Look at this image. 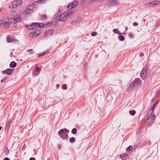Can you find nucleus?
<instances>
[{
	"label": "nucleus",
	"mask_w": 160,
	"mask_h": 160,
	"mask_svg": "<svg viewBox=\"0 0 160 160\" xmlns=\"http://www.w3.org/2000/svg\"><path fill=\"white\" fill-rule=\"evenodd\" d=\"M69 132V130L66 128H64L60 130L58 132V134L63 140H66L69 138L68 133Z\"/></svg>",
	"instance_id": "f257e3e1"
},
{
	"label": "nucleus",
	"mask_w": 160,
	"mask_h": 160,
	"mask_svg": "<svg viewBox=\"0 0 160 160\" xmlns=\"http://www.w3.org/2000/svg\"><path fill=\"white\" fill-rule=\"evenodd\" d=\"M72 13V12L70 11H66L59 16V19L61 21H63L66 19L67 16L69 15Z\"/></svg>",
	"instance_id": "f03ea898"
},
{
	"label": "nucleus",
	"mask_w": 160,
	"mask_h": 160,
	"mask_svg": "<svg viewBox=\"0 0 160 160\" xmlns=\"http://www.w3.org/2000/svg\"><path fill=\"white\" fill-rule=\"evenodd\" d=\"M145 66L140 73V76L142 79L144 80L145 78L147 71L148 67L146 64Z\"/></svg>",
	"instance_id": "7ed1b4c3"
},
{
	"label": "nucleus",
	"mask_w": 160,
	"mask_h": 160,
	"mask_svg": "<svg viewBox=\"0 0 160 160\" xmlns=\"http://www.w3.org/2000/svg\"><path fill=\"white\" fill-rule=\"evenodd\" d=\"M14 69L8 68L5 70L2 71L1 72L3 74H6L8 75H11L13 72Z\"/></svg>",
	"instance_id": "20e7f679"
},
{
	"label": "nucleus",
	"mask_w": 160,
	"mask_h": 160,
	"mask_svg": "<svg viewBox=\"0 0 160 160\" xmlns=\"http://www.w3.org/2000/svg\"><path fill=\"white\" fill-rule=\"evenodd\" d=\"M160 2L158 1H153L152 2H148L147 4V5L148 6L153 7L155 5H159Z\"/></svg>",
	"instance_id": "39448f33"
},
{
	"label": "nucleus",
	"mask_w": 160,
	"mask_h": 160,
	"mask_svg": "<svg viewBox=\"0 0 160 160\" xmlns=\"http://www.w3.org/2000/svg\"><path fill=\"white\" fill-rule=\"evenodd\" d=\"M78 2L77 1H74L72 3H71L68 4L67 6V8L69 9H72L75 8L76 6L78 5Z\"/></svg>",
	"instance_id": "423d86ee"
},
{
	"label": "nucleus",
	"mask_w": 160,
	"mask_h": 160,
	"mask_svg": "<svg viewBox=\"0 0 160 160\" xmlns=\"http://www.w3.org/2000/svg\"><path fill=\"white\" fill-rule=\"evenodd\" d=\"M54 32V30L53 29H49L46 31L44 33V36L47 35L52 36L53 34V33Z\"/></svg>",
	"instance_id": "0eeeda50"
},
{
	"label": "nucleus",
	"mask_w": 160,
	"mask_h": 160,
	"mask_svg": "<svg viewBox=\"0 0 160 160\" xmlns=\"http://www.w3.org/2000/svg\"><path fill=\"white\" fill-rule=\"evenodd\" d=\"M17 7V2L16 0L13 1L12 3L10 4L9 6V8H16Z\"/></svg>",
	"instance_id": "6e6552de"
},
{
	"label": "nucleus",
	"mask_w": 160,
	"mask_h": 160,
	"mask_svg": "<svg viewBox=\"0 0 160 160\" xmlns=\"http://www.w3.org/2000/svg\"><path fill=\"white\" fill-rule=\"evenodd\" d=\"M12 20L16 21V22H19L21 20V16L19 15H17L13 17L12 19Z\"/></svg>",
	"instance_id": "1a4fd4ad"
},
{
	"label": "nucleus",
	"mask_w": 160,
	"mask_h": 160,
	"mask_svg": "<svg viewBox=\"0 0 160 160\" xmlns=\"http://www.w3.org/2000/svg\"><path fill=\"white\" fill-rule=\"evenodd\" d=\"M12 123V121H9L7 124H6L5 128V132H8Z\"/></svg>",
	"instance_id": "9d476101"
},
{
	"label": "nucleus",
	"mask_w": 160,
	"mask_h": 160,
	"mask_svg": "<svg viewBox=\"0 0 160 160\" xmlns=\"http://www.w3.org/2000/svg\"><path fill=\"white\" fill-rule=\"evenodd\" d=\"M7 41L9 43L14 42L15 41V39L13 37L8 36L7 37Z\"/></svg>",
	"instance_id": "9b49d317"
},
{
	"label": "nucleus",
	"mask_w": 160,
	"mask_h": 160,
	"mask_svg": "<svg viewBox=\"0 0 160 160\" xmlns=\"http://www.w3.org/2000/svg\"><path fill=\"white\" fill-rule=\"evenodd\" d=\"M157 104V102H155L153 104V105L152 106L151 110L149 111V112H151L150 115H152V114L153 113L154 110L155 108V107L156 106Z\"/></svg>",
	"instance_id": "f8f14e48"
},
{
	"label": "nucleus",
	"mask_w": 160,
	"mask_h": 160,
	"mask_svg": "<svg viewBox=\"0 0 160 160\" xmlns=\"http://www.w3.org/2000/svg\"><path fill=\"white\" fill-rule=\"evenodd\" d=\"M33 24L37 27L40 28H42L45 26L44 24L42 23L34 22L33 23Z\"/></svg>",
	"instance_id": "ddd939ff"
},
{
	"label": "nucleus",
	"mask_w": 160,
	"mask_h": 160,
	"mask_svg": "<svg viewBox=\"0 0 160 160\" xmlns=\"http://www.w3.org/2000/svg\"><path fill=\"white\" fill-rule=\"evenodd\" d=\"M49 52V51L48 50H47L44 51L40 53H38L37 54V56L38 57H39L43 56L46 54H47L48 52Z\"/></svg>",
	"instance_id": "4468645a"
},
{
	"label": "nucleus",
	"mask_w": 160,
	"mask_h": 160,
	"mask_svg": "<svg viewBox=\"0 0 160 160\" xmlns=\"http://www.w3.org/2000/svg\"><path fill=\"white\" fill-rule=\"evenodd\" d=\"M12 20V18H9L8 19V21L9 22H5L4 24V26L5 27H8L9 26V22H11V23H12V22L11 20Z\"/></svg>",
	"instance_id": "2eb2a0df"
},
{
	"label": "nucleus",
	"mask_w": 160,
	"mask_h": 160,
	"mask_svg": "<svg viewBox=\"0 0 160 160\" xmlns=\"http://www.w3.org/2000/svg\"><path fill=\"white\" fill-rule=\"evenodd\" d=\"M108 3H109L111 5H113L115 4H118V2L116 0H109Z\"/></svg>",
	"instance_id": "dca6fc26"
},
{
	"label": "nucleus",
	"mask_w": 160,
	"mask_h": 160,
	"mask_svg": "<svg viewBox=\"0 0 160 160\" xmlns=\"http://www.w3.org/2000/svg\"><path fill=\"white\" fill-rule=\"evenodd\" d=\"M136 85H138L141 83V80L139 78H137L133 81Z\"/></svg>",
	"instance_id": "f3484780"
},
{
	"label": "nucleus",
	"mask_w": 160,
	"mask_h": 160,
	"mask_svg": "<svg viewBox=\"0 0 160 160\" xmlns=\"http://www.w3.org/2000/svg\"><path fill=\"white\" fill-rule=\"evenodd\" d=\"M128 155L124 153L120 155V158L123 160H126L128 158Z\"/></svg>",
	"instance_id": "a211bd4d"
},
{
	"label": "nucleus",
	"mask_w": 160,
	"mask_h": 160,
	"mask_svg": "<svg viewBox=\"0 0 160 160\" xmlns=\"http://www.w3.org/2000/svg\"><path fill=\"white\" fill-rule=\"evenodd\" d=\"M17 66V63L14 61H12L10 63L9 67L11 68H14Z\"/></svg>",
	"instance_id": "6ab92c4d"
},
{
	"label": "nucleus",
	"mask_w": 160,
	"mask_h": 160,
	"mask_svg": "<svg viewBox=\"0 0 160 160\" xmlns=\"http://www.w3.org/2000/svg\"><path fill=\"white\" fill-rule=\"evenodd\" d=\"M136 86V85L135 84H134V82L133 81L131 83H130L129 86H128V89H131V90L132 89V88H133L135 87Z\"/></svg>",
	"instance_id": "aec40b11"
},
{
	"label": "nucleus",
	"mask_w": 160,
	"mask_h": 160,
	"mask_svg": "<svg viewBox=\"0 0 160 160\" xmlns=\"http://www.w3.org/2000/svg\"><path fill=\"white\" fill-rule=\"evenodd\" d=\"M41 31L40 29L35 30L34 32L35 36H37L39 35L41 33Z\"/></svg>",
	"instance_id": "412c9836"
},
{
	"label": "nucleus",
	"mask_w": 160,
	"mask_h": 160,
	"mask_svg": "<svg viewBox=\"0 0 160 160\" xmlns=\"http://www.w3.org/2000/svg\"><path fill=\"white\" fill-rule=\"evenodd\" d=\"M119 39L121 41H123L124 40V37L122 35L120 34L118 37Z\"/></svg>",
	"instance_id": "4be33fe9"
},
{
	"label": "nucleus",
	"mask_w": 160,
	"mask_h": 160,
	"mask_svg": "<svg viewBox=\"0 0 160 160\" xmlns=\"http://www.w3.org/2000/svg\"><path fill=\"white\" fill-rule=\"evenodd\" d=\"M113 33H117L118 34V35H120L121 33H120V31L118 30V29H115L113 30Z\"/></svg>",
	"instance_id": "5701e85b"
},
{
	"label": "nucleus",
	"mask_w": 160,
	"mask_h": 160,
	"mask_svg": "<svg viewBox=\"0 0 160 160\" xmlns=\"http://www.w3.org/2000/svg\"><path fill=\"white\" fill-rule=\"evenodd\" d=\"M33 6L32 5H29L27 7V9L29 11H30V12H31L33 11Z\"/></svg>",
	"instance_id": "b1692460"
},
{
	"label": "nucleus",
	"mask_w": 160,
	"mask_h": 160,
	"mask_svg": "<svg viewBox=\"0 0 160 160\" xmlns=\"http://www.w3.org/2000/svg\"><path fill=\"white\" fill-rule=\"evenodd\" d=\"M136 113V111L134 110H130L129 111V113L132 116H134Z\"/></svg>",
	"instance_id": "393cba45"
},
{
	"label": "nucleus",
	"mask_w": 160,
	"mask_h": 160,
	"mask_svg": "<svg viewBox=\"0 0 160 160\" xmlns=\"http://www.w3.org/2000/svg\"><path fill=\"white\" fill-rule=\"evenodd\" d=\"M4 152L5 153V154H6L7 155L9 152V150L8 149V148L6 147L5 148Z\"/></svg>",
	"instance_id": "a878e982"
},
{
	"label": "nucleus",
	"mask_w": 160,
	"mask_h": 160,
	"mask_svg": "<svg viewBox=\"0 0 160 160\" xmlns=\"http://www.w3.org/2000/svg\"><path fill=\"white\" fill-rule=\"evenodd\" d=\"M31 13V12H30V11H29L27 9L24 10V13L26 15H28V14H30Z\"/></svg>",
	"instance_id": "bb28decb"
},
{
	"label": "nucleus",
	"mask_w": 160,
	"mask_h": 160,
	"mask_svg": "<svg viewBox=\"0 0 160 160\" xmlns=\"http://www.w3.org/2000/svg\"><path fill=\"white\" fill-rule=\"evenodd\" d=\"M75 141V139L74 137H72L69 139V142L71 143L74 142Z\"/></svg>",
	"instance_id": "cd10ccee"
},
{
	"label": "nucleus",
	"mask_w": 160,
	"mask_h": 160,
	"mask_svg": "<svg viewBox=\"0 0 160 160\" xmlns=\"http://www.w3.org/2000/svg\"><path fill=\"white\" fill-rule=\"evenodd\" d=\"M77 132V130L76 128H73L71 132L73 134H75Z\"/></svg>",
	"instance_id": "c85d7f7f"
},
{
	"label": "nucleus",
	"mask_w": 160,
	"mask_h": 160,
	"mask_svg": "<svg viewBox=\"0 0 160 160\" xmlns=\"http://www.w3.org/2000/svg\"><path fill=\"white\" fill-rule=\"evenodd\" d=\"M132 149V147L131 146H129L126 149V151L128 152H129Z\"/></svg>",
	"instance_id": "c756f323"
},
{
	"label": "nucleus",
	"mask_w": 160,
	"mask_h": 160,
	"mask_svg": "<svg viewBox=\"0 0 160 160\" xmlns=\"http://www.w3.org/2000/svg\"><path fill=\"white\" fill-rule=\"evenodd\" d=\"M17 4L18 5H22L23 3V2L22 0H18L17 1Z\"/></svg>",
	"instance_id": "7c9ffc66"
},
{
	"label": "nucleus",
	"mask_w": 160,
	"mask_h": 160,
	"mask_svg": "<svg viewBox=\"0 0 160 160\" xmlns=\"http://www.w3.org/2000/svg\"><path fill=\"white\" fill-rule=\"evenodd\" d=\"M151 112H149H149L148 114L147 117V120H148L150 118L151 116V115H150Z\"/></svg>",
	"instance_id": "2f4dec72"
},
{
	"label": "nucleus",
	"mask_w": 160,
	"mask_h": 160,
	"mask_svg": "<svg viewBox=\"0 0 160 160\" xmlns=\"http://www.w3.org/2000/svg\"><path fill=\"white\" fill-rule=\"evenodd\" d=\"M46 0H38V1H36L33 2V4H36V3H40L42 2H43V1H45Z\"/></svg>",
	"instance_id": "473e14b6"
},
{
	"label": "nucleus",
	"mask_w": 160,
	"mask_h": 160,
	"mask_svg": "<svg viewBox=\"0 0 160 160\" xmlns=\"http://www.w3.org/2000/svg\"><path fill=\"white\" fill-rule=\"evenodd\" d=\"M29 36L31 37H35V33L34 32H31L29 35Z\"/></svg>",
	"instance_id": "72a5a7b5"
},
{
	"label": "nucleus",
	"mask_w": 160,
	"mask_h": 160,
	"mask_svg": "<svg viewBox=\"0 0 160 160\" xmlns=\"http://www.w3.org/2000/svg\"><path fill=\"white\" fill-rule=\"evenodd\" d=\"M97 34V33L96 32H93L91 33V35L92 36H96Z\"/></svg>",
	"instance_id": "f704fd0d"
},
{
	"label": "nucleus",
	"mask_w": 160,
	"mask_h": 160,
	"mask_svg": "<svg viewBox=\"0 0 160 160\" xmlns=\"http://www.w3.org/2000/svg\"><path fill=\"white\" fill-rule=\"evenodd\" d=\"M42 17L43 20H46L47 18V15L45 14L42 15Z\"/></svg>",
	"instance_id": "c9c22d12"
},
{
	"label": "nucleus",
	"mask_w": 160,
	"mask_h": 160,
	"mask_svg": "<svg viewBox=\"0 0 160 160\" xmlns=\"http://www.w3.org/2000/svg\"><path fill=\"white\" fill-rule=\"evenodd\" d=\"M62 88L63 89H66L67 88V86L66 84H63L62 85Z\"/></svg>",
	"instance_id": "e433bc0d"
},
{
	"label": "nucleus",
	"mask_w": 160,
	"mask_h": 160,
	"mask_svg": "<svg viewBox=\"0 0 160 160\" xmlns=\"http://www.w3.org/2000/svg\"><path fill=\"white\" fill-rule=\"evenodd\" d=\"M154 120L153 119H152L151 121L148 122V123L147 124V126L151 125L152 123L154 122Z\"/></svg>",
	"instance_id": "4c0bfd02"
},
{
	"label": "nucleus",
	"mask_w": 160,
	"mask_h": 160,
	"mask_svg": "<svg viewBox=\"0 0 160 160\" xmlns=\"http://www.w3.org/2000/svg\"><path fill=\"white\" fill-rule=\"evenodd\" d=\"M32 30H35V29H36V26H35V25H34L33 24V23L32 24Z\"/></svg>",
	"instance_id": "58836bf2"
},
{
	"label": "nucleus",
	"mask_w": 160,
	"mask_h": 160,
	"mask_svg": "<svg viewBox=\"0 0 160 160\" xmlns=\"http://www.w3.org/2000/svg\"><path fill=\"white\" fill-rule=\"evenodd\" d=\"M25 26L26 27L29 29H32V25H28L26 26V25H25Z\"/></svg>",
	"instance_id": "ea45409f"
},
{
	"label": "nucleus",
	"mask_w": 160,
	"mask_h": 160,
	"mask_svg": "<svg viewBox=\"0 0 160 160\" xmlns=\"http://www.w3.org/2000/svg\"><path fill=\"white\" fill-rule=\"evenodd\" d=\"M141 128H138V130L137 132V134H139V133H140V132H141Z\"/></svg>",
	"instance_id": "a19ab883"
},
{
	"label": "nucleus",
	"mask_w": 160,
	"mask_h": 160,
	"mask_svg": "<svg viewBox=\"0 0 160 160\" xmlns=\"http://www.w3.org/2000/svg\"><path fill=\"white\" fill-rule=\"evenodd\" d=\"M7 78L6 77H4L1 80V82H3L4 81H5L6 80Z\"/></svg>",
	"instance_id": "79ce46f5"
},
{
	"label": "nucleus",
	"mask_w": 160,
	"mask_h": 160,
	"mask_svg": "<svg viewBox=\"0 0 160 160\" xmlns=\"http://www.w3.org/2000/svg\"><path fill=\"white\" fill-rule=\"evenodd\" d=\"M40 68L39 67H36L35 69V71L37 72H38L40 71Z\"/></svg>",
	"instance_id": "37998d69"
},
{
	"label": "nucleus",
	"mask_w": 160,
	"mask_h": 160,
	"mask_svg": "<svg viewBox=\"0 0 160 160\" xmlns=\"http://www.w3.org/2000/svg\"><path fill=\"white\" fill-rule=\"evenodd\" d=\"M138 23L137 22H134L133 23V25L134 26H136L138 25Z\"/></svg>",
	"instance_id": "c03bdc74"
},
{
	"label": "nucleus",
	"mask_w": 160,
	"mask_h": 160,
	"mask_svg": "<svg viewBox=\"0 0 160 160\" xmlns=\"http://www.w3.org/2000/svg\"><path fill=\"white\" fill-rule=\"evenodd\" d=\"M155 114H153L152 116V119H153L154 120V119H155Z\"/></svg>",
	"instance_id": "a18cd8bd"
},
{
	"label": "nucleus",
	"mask_w": 160,
	"mask_h": 160,
	"mask_svg": "<svg viewBox=\"0 0 160 160\" xmlns=\"http://www.w3.org/2000/svg\"><path fill=\"white\" fill-rule=\"evenodd\" d=\"M61 145L60 144H58V148L59 149H61Z\"/></svg>",
	"instance_id": "49530a36"
},
{
	"label": "nucleus",
	"mask_w": 160,
	"mask_h": 160,
	"mask_svg": "<svg viewBox=\"0 0 160 160\" xmlns=\"http://www.w3.org/2000/svg\"><path fill=\"white\" fill-rule=\"evenodd\" d=\"M132 33H130L129 34V37H130L131 38H132Z\"/></svg>",
	"instance_id": "de8ad7c7"
},
{
	"label": "nucleus",
	"mask_w": 160,
	"mask_h": 160,
	"mask_svg": "<svg viewBox=\"0 0 160 160\" xmlns=\"http://www.w3.org/2000/svg\"><path fill=\"white\" fill-rule=\"evenodd\" d=\"M139 145L138 144H137L136 145H135L134 146V149H136L138 146Z\"/></svg>",
	"instance_id": "09e8293b"
},
{
	"label": "nucleus",
	"mask_w": 160,
	"mask_h": 160,
	"mask_svg": "<svg viewBox=\"0 0 160 160\" xmlns=\"http://www.w3.org/2000/svg\"><path fill=\"white\" fill-rule=\"evenodd\" d=\"M32 49H28V50H27V52H32Z\"/></svg>",
	"instance_id": "8fccbe9b"
},
{
	"label": "nucleus",
	"mask_w": 160,
	"mask_h": 160,
	"mask_svg": "<svg viewBox=\"0 0 160 160\" xmlns=\"http://www.w3.org/2000/svg\"><path fill=\"white\" fill-rule=\"evenodd\" d=\"M144 55L143 53L142 52H141L140 54V56L141 57H142Z\"/></svg>",
	"instance_id": "3c124183"
},
{
	"label": "nucleus",
	"mask_w": 160,
	"mask_h": 160,
	"mask_svg": "<svg viewBox=\"0 0 160 160\" xmlns=\"http://www.w3.org/2000/svg\"><path fill=\"white\" fill-rule=\"evenodd\" d=\"M59 87V85L58 84H57L56 85V88L57 89H58Z\"/></svg>",
	"instance_id": "603ef678"
},
{
	"label": "nucleus",
	"mask_w": 160,
	"mask_h": 160,
	"mask_svg": "<svg viewBox=\"0 0 160 160\" xmlns=\"http://www.w3.org/2000/svg\"><path fill=\"white\" fill-rule=\"evenodd\" d=\"M29 160H35V158H31L29 159Z\"/></svg>",
	"instance_id": "864d4df0"
},
{
	"label": "nucleus",
	"mask_w": 160,
	"mask_h": 160,
	"mask_svg": "<svg viewBox=\"0 0 160 160\" xmlns=\"http://www.w3.org/2000/svg\"><path fill=\"white\" fill-rule=\"evenodd\" d=\"M3 160H10V159L8 158H5Z\"/></svg>",
	"instance_id": "5fc2aeb1"
},
{
	"label": "nucleus",
	"mask_w": 160,
	"mask_h": 160,
	"mask_svg": "<svg viewBox=\"0 0 160 160\" xmlns=\"http://www.w3.org/2000/svg\"><path fill=\"white\" fill-rule=\"evenodd\" d=\"M160 92V90L158 91L157 93H156V95H158V93H159Z\"/></svg>",
	"instance_id": "6e6d98bb"
},
{
	"label": "nucleus",
	"mask_w": 160,
	"mask_h": 160,
	"mask_svg": "<svg viewBox=\"0 0 160 160\" xmlns=\"http://www.w3.org/2000/svg\"><path fill=\"white\" fill-rule=\"evenodd\" d=\"M121 34H123V35H126V33H125V32H124V33H121Z\"/></svg>",
	"instance_id": "4d7b16f0"
},
{
	"label": "nucleus",
	"mask_w": 160,
	"mask_h": 160,
	"mask_svg": "<svg viewBox=\"0 0 160 160\" xmlns=\"http://www.w3.org/2000/svg\"><path fill=\"white\" fill-rule=\"evenodd\" d=\"M48 24L49 25H51L52 24V22H49Z\"/></svg>",
	"instance_id": "13d9d810"
},
{
	"label": "nucleus",
	"mask_w": 160,
	"mask_h": 160,
	"mask_svg": "<svg viewBox=\"0 0 160 160\" xmlns=\"http://www.w3.org/2000/svg\"><path fill=\"white\" fill-rule=\"evenodd\" d=\"M128 27H127L126 28H125V30H128Z\"/></svg>",
	"instance_id": "bf43d9fd"
},
{
	"label": "nucleus",
	"mask_w": 160,
	"mask_h": 160,
	"mask_svg": "<svg viewBox=\"0 0 160 160\" xmlns=\"http://www.w3.org/2000/svg\"><path fill=\"white\" fill-rule=\"evenodd\" d=\"M159 101V100H158V101H156L155 102H157V104H158Z\"/></svg>",
	"instance_id": "052dcab7"
},
{
	"label": "nucleus",
	"mask_w": 160,
	"mask_h": 160,
	"mask_svg": "<svg viewBox=\"0 0 160 160\" xmlns=\"http://www.w3.org/2000/svg\"><path fill=\"white\" fill-rule=\"evenodd\" d=\"M15 157L16 158H17V154H16L15 155Z\"/></svg>",
	"instance_id": "680f3d73"
},
{
	"label": "nucleus",
	"mask_w": 160,
	"mask_h": 160,
	"mask_svg": "<svg viewBox=\"0 0 160 160\" xmlns=\"http://www.w3.org/2000/svg\"><path fill=\"white\" fill-rule=\"evenodd\" d=\"M31 54H32L33 53V52H31V53H30Z\"/></svg>",
	"instance_id": "e2e57ef3"
},
{
	"label": "nucleus",
	"mask_w": 160,
	"mask_h": 160,
	"mask_svg": "<svg viewBox=\"0 0 160 160\" xmlns=\"http://www.w3.org/2000/svg\"><path fill=\"white\" fill-rule=\"evenodd\" d=\"M154 101V98H152V102L153 101Z\"/></svg>",
	"instance_id": "0e129e2a"
},
{
	"label": "nucleus",
	"mask_w": 160,
	"mask_h": 160,
	"mask_svg": "<svg viewBox=\"0 0 160 160\" xmlns=\"http://www.w3.org/2000/svg\"><path fill=\"white\" fill-rule=\"evenodd\" d=\"M1 129H2V127L1 126H0V130H1Z\"/></svg>",
	"instance_id": "69168bd1"
},
{
	"label": "nucleus",
	"mask_w": 160,
	"mask_h": 160,
	"mask_svg": "<svg viewBox=\"0 0 160 160\" xmlns=\"http://www.w3.org/2000/svg\"><path fill=\"white\" fill-rule=\"evenodd\" d=\"M16 153L17 154H18V152H16Z\"/></svg>",
	"instance_id": "338daca9"
},
{
	"label": "nucleus",
	"mask_w": 160,
	"mask_h": 160,
	"mask_svg": "<svg viewBox=\"0 0 160 160\" xmlns=\"http://www.w3.org/2000/svg\"><path fill=\"white\" fill-rule=\"evenodd\" d=\"M12 52H11V54H12Z\"/></svg>",
	"instance_id": "774afa93"
}]
</instances>
